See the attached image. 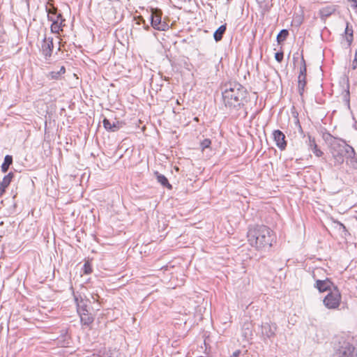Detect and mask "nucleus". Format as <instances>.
<instances>
[{
    "instance_id": "obj_23",
    "label": "nucleus",
    "mask_w": 357,
    "mask_h": 357,
    "mask_svg": "<svg viewBox=\"0 0 357 357\" xmlns=\"http://www.w3.org/2000/svg\"><path fill=\"white\" fill-rule=\"evenodd\" d=\"M345 39L347 42V45L350 46L353 41V29L352 27H349V23H347V26L345 29Z\"/></svg>"
},
{
    "instance_id": "obj_27",
    "label": "nucleus",
    "mask_w": 357,
    "mask_h": 357,
    "mask_svg": "<svg viewBox=\"0 0 357 357\" xmlns=\"http://www.w3.org/2000/svg\"><path fill=\"white\" fill-rule=\"evenodd\" d=\"M298 75L307 76L306 63H305V59H304L303 56H301V67H300V70H299V75Z\"/></svg>"
},
{
    "instance_id": "obj_31",
    "label": "nucleus",
    "mask_w": 357,
    "mask_h": 357,
    "mask_svg": "<svg viewBox=\"0 0 357 357\" xmlns=\"http://www.w3.org/2000/svg\"><path fill=\"white\" fill-rule=\"evenodd\" d=\"M211 144V141L209 139H204L200 143V146L203 150L210 147Z\"/></svg>"
},
{
    "instance_id": "obj_34",
    "label": "nucleus",
    "mask_w": 357,
    "mask_h": 357,
    "mask_svg": "<svg viewBox=\"0 0 357 357\" xmlns=\"http://www.w3.org/2000/svg\"><path fill=\"white\" fill-rule=\"evenodd\" d=\"M241 351L238 349L236 351H235L231 355L230 357H239V356L241 355Z\"/></svg>"
},
{
    "instance_id": "obj_40",
    "label": "nucleus",
    "mask_w": 357,
    "mask_h": 357,
    "mask_svg": "<svg viewBox=\"0 0 357 357\" xmlns=\"http://www.w3.org/2000/svg\"><path fill=\"white\" fill-rule=\"evenodd\" d=\"M94 357H100V356H94Z\"/></svg>"
},
{
    "instance_id": "obj_19",
    "label": "nucleus",
    "mask_w": 357,
    "mask_h": 357,
    "mask_svg": "<svg viewBox=\"0 0 357 357\" xmlns=\"http://www.w3.org/2000/svg\"><path fill=\"white\" fill-rule=\"evenodd\" d=\"M227 29L226 24L221 25L214 33L213 38L216 42H219L222 39Z\"/></svg>"
},
{
    "instance_id": "obj_29",
    "label": "nucleus",
    "mask_w": 357,
    "mask_h": 357,
    "mask_svg": "<svg viewBox=\"0 0 357 357\" xmlns=\"http://www.w3.org/2000/svg\"><path fill=\"white\" fill-rule=\"evenodd\" d=\"M82 271H83V273L86 274V275H89L92 273L93 269H92L91 263L89 261H87L84 263L83 268H82Z\"/></svg>"
},
{
    "instance_id": "obj_5",
    "label": "nucleus",
    "mask_w": 357,
    "mask_h": 357,
    "mask_svg": "<svg viewBox=\"0 0 357 357\" xmlns=\"http://www.w3.org/2000/svg\"><path fill=\"white\" fill-rule=\"evenodd\" d=\"M342 295L337 287L333 289L325 296L323 300L324 305L329 310L337 309L340 305Z\"/></svg>"
},
{
    "instance_id": "obj_16",
    "label": "nucleus",
    "mask_w": 357,
    "mask_h": 357,
    "mask_svg": "<svg viewBox=\"0 0 357 357\" xmlns=\"http://www.w3.org/2000/svg\"><path fill=\"white\" fill-rule=\"evenodd\" d=\"M79 315L80 317L81 323L83 326H90V325L94 321L93 317L91 316V314L89 312V310L79 313Z\"/></svg>"
},
{
    "instance_id": "obj_21",
    "label": "nucleus",
    "mask_w": 357,
    "mask_h": 357,
    "mask_svg": "<svg viewBox=\"0 0 357 357\" xmlns=\"http://www.w3.org/2000/svg\"><path fill=\"white\" fill-rule=\"evenodd\" d=\"M13 163V156L10 155H6L4 158L3 162L1 165V172L6 173L8 172L10 166Z\"/></svg>"
},
{
    "instance_id": "obj_36",
    "label": "nucleus",
    "mask_w": 357,
    "mask_h": 357,
    "mask_svg": "<svg viewBox=\"0 0 357 357\" xmlns=\"http://www.w3.org/2000/svg\"><path fill=\"white\" fill-rule=\"evenodd\" d=\"M298 59V53L296 52V54H294L293 56V60H294V62L295 63L296 61Z\"/></svg>"
},
{
    "instance_id": "obj_17",
    "label": "nucleus",
    "mask_w": 357,
    "mask_h": 357,
    "mask_svg": "<svg viewBox=\"0 0 357 357\" xmlns=\"http://www.w3.org/2000/svg\"><path fill=\"white\" fill-rule=\"evenodd\" d=\"M154 174L157 179V181L160 183L163 187L168 189H172V185L169 183L168 179L163 174H160L158 172H155Z\"/></svg>"
},
{
    "instance_id": "obj_18",
    "label": "nucleus",
    "mask_w": 357,
    "mask_h": 357,
    "mask_svg": "<svg viewBox=\"0 0 357 357\" xmlns=\"http://www.w3.org/2000/svg\"><path fill=\"white\" fill-rule=\"evenodd\" d=\"M65 20L64 19H61V20L60 21H54V22H52V24H51V31L52 33H58L59 34L60 31H63V26H65V24H63Z\"/></svg>"
},
{
    "instance_id": "obj_30",
    "label": "nucleus",
    "mask_w": 357,
    "mask_h": 357,
    "mask_svg": "<svg viewBox=\"0 0 357 357\" xmlns=\"http://www.w3.org/2000/svg\"><path fill=\"white\" fill-rule=\"evenodd\" d=\"M343 100L347 103H349L350 100V93H349V85L347 87V89L342 93Z\"/></svg>"
},
{
    "instance_id": "obj_13",
    "label": "nucleus",
    "mask_w": 357,
    "mask_h": 357,
    "mask_svg": "<svg viewBox=\"0 0 357 357\" xmlns=\"http://www.w3.org/2000/svg\"><path fill=\"white\" fill-rule=\"evenodd\" d=\"M75 302L77 305V310L78 314L86 312L88 310V300H84L80 295L73 293Z\"/></svg>"
},
{
    "instance_id": "obj_6",
    "label": "nucleus",
    "mask_w": 357,
    "mask_h": 357,
    "mask_svg": "<svg viewBox=\"0 0 357 357\" xmlns=\"http://www.w3.org/2000/svg\"><path fill=\"white\" fill-rule=\"evenodd\" d=\"M151 24L154 29L158 31L169 29V26L168 23L162 20V11L160 8H151Z\"/></svg>"
},
{
    "instance_id": "obj_9",
    "label": "nucleus",
    "mask_w": 357,
    "mask_h": 357,
    "mask_svg": "<svg viewBox=\"0 0 357 357\" xmlns=\"http://www.w3.org/2000/svg\"><path fill=\"white\" fill-rule=\"evenodd\" d=\"M273 138L275 142L277 147L280 151H284L286 149L287 146L286 136L281 130H275L273 132Z\"/></svg>"
},
{
    "instance_id": "obj_22",
    "label": "nucleus",
    "mask_w": 357,
    "mask_h": 357,
    "mask_svg": "<svg viewBox=\"0 0 357 357\" xmlns=\"http://www.w3.org/2000/svg\"><path fill=\"white\" fill-rule=\"evenodd\" d=\"M66 73V68L64 66H61L60 70L58 71H52L48 73L47 77L51 79H59L61 76Z\"/></svg>"
},
{
    "instance_id": "obj_14",
    "label": "nucleus",
    "mask_w": 357,
    "mask_h": 357,
    "mask_svg": "<svg viewBox=\"0 0 357 357\" xmlns=\"http://www.w3.org/2000/svg\"><path fill=\"white\" fill-rule=\"evenodd\" d=\"M336 10V6L334 5L332 6H327L325 7L321 8L319 10V15L320 16V18L322 20H326V18L330 17L332 14H333Z\"/></svg>"
},
{
    "instance_id": "obj_10",
    "label": "nucleus",
    "mask_w": 357,
    "mask_h": 357,
    "mask_svg": "<svg viewBox=\"0 0 357 357\" xmlns=\"http://www.w3.org/2000/svg\"><path fill=\"white\" fill-rule=\"evenodd\" d=\"M275 324L264 323L261 326V333L264 338H271L275 336L277 331Z\"/></svg>"
},
{
    "instance_id": "obj_12",
    "label": "nucleus",
    "mask_w": 357,
    "mask_h": 357,
    "mask_svg": "<svg viewBox=\"0 0 357 357\" xmlns=\"http://www.w3.org/2000/svg\"><path fill=\"white\" fill-rule=\"evenodd\" d=\"M102 124L104 128L109 132H116L123 126V123L119 121H114L112 123L109 121L107 118H104L102 120Z\"/></svg>"
},
{
    "instance_id": "obj_37",
    "label": "nucleus",
    "mask_w": 357,
    "mask_h": 357,
    "mask_svg": "<svg viewBox=\"0 0 357 357\" xmlns=\"http://www.w3.org/2000/svg\"><path fill=\"white\" fill-rule=\"evenodd\" d=\"M356 67H357V61H355V59H354L352 62V68L356 69Z\"/></svg>"
},
{
    "instance_id": "obj_2",
    "label": "nucleus",
    "mask_w": 357,
    "mask_h": 357,
    "mask_svg": "<svg viewBox=\"0 0 357 357\" xmlns=\"http://www.w3.org/2000/svg\"><path fill=\"white\" fill-rule=\"evenodd\" d=\"M247 237L250 245L257 250L271 248L275 238L273 231L265 225L250 227Z\"/></svg>"
},
{
    "instance_id": "obj_8",
    "label": "nucleus",
    "mask_w": 357,
    "mask_h": 357,
    "mask_svg": "<svg viewBox=\"0 0 357 357\" xmlns=\"http://www.w3.org/2000/svg\"><path fill=\"white\" fill-rule=\"evenodd\" d=\"M54 50L53 38L45 37L41 43L40 51L44 56L45 61L50 59Z\"/></svg>"
},
{
    "instance_id": "obj_26",
    "label": "nucleus",
    "mask_w": 357,
    "mask_h": 357,
    "mask_svg": "<svg viewBox=\"0 0 357 357\" xmlns=\"http://www.w3.org/2000/svg\"><path fill=\"white\" fill-rule=\"evenodd\" d=\"M289 36V31L287 29H282L277 36V42L280 44L284 42L287 36Z\"/></svg>"
},
{
    "instance_id": "obj_7",
    "label": "nucleus",
    "mask_w": 357,
    "mask_h": 357,
    "mask_svg": "<svg viewBox=\"0 0 357 357\" xmlns=\"http://www.w3.org/2000/svg\"><path fill=\"white\" fill-rule=\"evenodd\" d=\"M321 269H317L313 272L312 277L315 280L314 287L317 289L320 293H323L327 291H331L334 287H335L333 282L328 278L325 280H319L316 278V272H321Z\"/></svg>"
},
{
    "instance_id": "obj_33",
    "label": "nucleus",
    "mask_w": 357,
    "mask_h": 357,
    "mask_svg": "<svg viewBox=\"0 0 357 357\" xmlns=\"http://www.w3.org/2000/svg\"><path fill=\"white\" fill-rule=\"evenodd\" d=\"M337 224L340 227V229H342V232H344V235H346L348 233V231H347L346 227L344 226V225L340 222H337Z\"/></svg>"
},
{
    "instance_id": "obj_38",
    "label": "nucleus",
    "mask_w": 357,
    "mask_h": 357,
    "mask_svg": "<svg viewBox=\"0 0 357 357\" xmlns=\"http://www.w3.org/2000/svg\"><path fill=\"white\" fill-rule=\"evenodd\" d=\"M298 124L299 131H300L301 133H303V131L302 127H301V126L300 125V123H299V121H298Z\"/></svg>"
},
{
    "instance_id": "obj_39",
    "label": "nucleus",
    "mask_w": 357,
    "mask_h": 357,
    "mask_svg": "<svg viewBox=\"0 0 357 357\" xmlns=\"http://www.w3.org/2000/svg\"><path fill=\"white\" fill-rule=\"evenodd\" d=\"M354 59H355V61H357V50H356Z\"/></svg>"
},
{
    "instance_id": "obj_25",
    "label": "nucleus",
    "mask_w": 357,
    "mask_h": 357,
    "mask_svg": "<svg viewBox=\"0 0 357 357\" xmlns=\"http://www.w3.org/2000/svg\"><path fill=\"white\" fill-rule=\"evenodd\" d=\"M14 177V174L13 172H9L7 175H6L3 180L0 182V185L6 188L12 181Z\"/></svg>"
},
{
    "instance_id": "obj_24",
    "label": "nucleus",
    "mask_w": 357,
    "mask_h": 357,
    "mask_svg": "<svg viewBox=\"0 0 357 357\" xmlns=\"http://www.w3.org/2000/svg\"><path fill=\"white\" fill-rule=\"evenodd\" d=\"M347 165H349L350 167L357 169V155L356 153V151H354V155L351 154V156H349L346 161Z\"/></svg>"
},
{
    "instance_id": "obj_35",
    "label": "nucleus",
    "mask_w": 357,
    "mask_h": 357,
    "mask_svg": "<svg viewBox=\"0 0 357 357\" xmlns=\"http://www.w3.org/2000/svg\"><path fill=\"white\" fill-rule=\"evenodd\" d=\"M6 188L0 185V197L3 195L5 192Z\"/></svg>"
},
{
    "instance_id": "obj_3",
    "label": "nucleus",
    "mask_w": 357,
    "mask_h": 357,
    "mask_svg": "<svg viewBox=\"0 0 357 357\" xmlns=\"http://www.w3.org/2000/svg\"><path fill=\"white\" fill-rule=\"evenodd\" d=\"M326 140L330 144V151L334 160L335 166L343 164L344 159L347 161L351 154L354 155V149L347 144L345 141L338 139L331 134L328 135Z\"/></svg>"
},
{
    "instance_id": "obj_28",
    "label": "nucleus",
    "mask_w": 357,
    "mask_h": 357,
    "mask_svg": "<svg viewBox=\"0 0 357 357\" xmlns=\"http://www.w3.org/2000/svg\"><path fill=\"white\" fill-rule=\"evenodd\" d=\"M243 334L245 338L252 335V330L250 328V324H245L243 325Z\"/></svg>"
},
{
    "instance_id": "obj_1",
    "label": "nucleus",
    "mask_w": 357,
    "mask_h": 357,
    "mask_svg": "<svg viewBox=\"0 0 357 357\" xmlns=\"http://www.w3.org/2000/svg\"><path fill=\"white\" fill-rule=\"evenodd\" d=\"M222 96L224 106L232 119L241 116H247L245 102L248 91L244 86L238 82L226 83L222 89Z\"/></svg>"
},
{
    "instance_id": "obj_15",
    "label": "nucleus",
    "mask_w": 357,
    "mask_h": 357,
    "mask_svg": "<svg viewBox=\"0 0 357 357\" xmlns=\"http://www.w3.org/2000/svg\"><path fill=\"white\" fill-rule=\"evenodd\" d=\"M46 11L47 13L48 20L51 22L60 21L63 18L61 13H57V8L52 6V8L46 7Z\"/></svg>"
},
{
    "instance_id": "obj_32",
    "label": "nucleus",
    "mask_w": 357,
    "mask_h": 357,
    "mask_svg": "<svg viewBox=\"0 0 357 357\" xmlns=\"http://www.w3.org/2000/svg\"><path fill=\"white\" fill-rule=\"evenodd\" d=\"M284 54L282 52H278L275 54V60L280 63L283 60Z\"/></svg>"
},
{
    "instance_id": "obj_11",
    "label": "nucleus",
    "mask_w": 357,
    "mask_h": 357,
    "mask_svg": "<svg viewBox=\"0 0 357 357\" xmlns=\"http://www.w3.org/2000/svg\"><path fill=\"white\" fill-rule=\"evenodd\" d=\"M305 144L317 157H321L324 155V152L318 148L314 137L310 134L307 136Z\"/></svg>"
},
{
    "instance_id": "obj_4",
    "label": "nucleus",
    "mask_w": 357,
    "mask_h": 357,
    "mask_svg": "<svg viewBox=\"0 0 357 357\" xmlns=\"http://www.w3.org/2000/svg\"><path fill=\"white\" fill-rule=\"evenodd\" d=\"M333 357H357V346L347 336L338 335L332 342Z\"/></svg>"
},
{
    "instance_id": "obj_20",
    "label": "nucleus",
    "mask_w": 357,
    "mask_h": 357,
    "mask_svg": "<svg viewBox=\"0 0 357 357\" xmlns=\"http://www.w3.org/2000/svg\"><path fill=\"white\" fill-rule=\"evenodd\" d=\"M306 76L298 75V93L301 96H303L305 91V87L306 86Z\"/></svg>"
}]
</instances>
